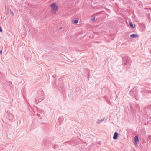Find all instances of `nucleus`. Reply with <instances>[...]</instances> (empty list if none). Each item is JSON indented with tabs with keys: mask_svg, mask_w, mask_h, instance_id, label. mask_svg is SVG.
<instances>
[{
	"mask_svg": "<svg viewBox=\"0 0 151 151\" xmlns=\"http://www.w3.org/2000/svg\"><path fill=\"white\" fill-rule=\"evenodd\" d=\"M58 147V145H54V148L55 149L56 148H57Z\"/></svg>",
	"mask_w": 151,
	"mask_h": 151,
	"instance_id": "4468645a",
	"label": "nucleus"
},
{
	"mask_svg": "<svg viewBox=\"0 0 151 151\" xmlns=\"http://www.w3.org/2000/svg\"><path fill=\"white\" fill-rule=\"evenodd\" d=\"M119 134L117 132H115L114 133V135L113 137V139L114 140H116L117 139L118 136Z\"/></svg>",
	"mask_w": 151,
	"mask_h": 151,
	"instance_id": "423d86ee",
	"label": "nucleus"
},
{
	"mask_svg": "<svg viewBox=\"0 0 151 151\" xmlns=\"http://www.w3.org/2000/svg\"><path fill=\"white\" fill-rule=\"evenodd\" d=\"M138 36L137 34H133L130 35V37L131 38H136Z\"/></svg>",
	"mask_w": 151,
	"mask_h": 151,
	"instance_id": "0eeeda50",
	"label": "nucleus"
},
{
	"mask_svg": "<svg viewBox=\"0 0 151 151\" xmlns=\"http://www.w3.org/2000/svg\"><path fill=\"white\" fill-rule=\"evenodd\" d=\"M2 30L1 29V26H0V32H2Z\"/></svg>",
	"mask_w": 151,
	"mask_h": 151,
	"instance_id": "2eb2a0df",
	"label": "nucleus"
},
{
	"mask_svg": "<svg viewBox=\"0 0 151 151\" xmlns=\"http://www.w3.org/2000/svg\"><path fill=\"white\" fill-rule=\"evenodd\" d=\"M62 29V27H60V28H59V30H60L61 29Z\"/></svg>",
	"mask_w": 151,
	"mask_h": 151,
	"instance_id": "a211bd4d",
	"label": "nucleus"
},
{
	"mask_svg": "<svg viewBox=\"0 0 151 151\" xmlns=\"http://www.w3.org/2000/svg\"><path fill=\"white\" fill-rule=\"evenodd\" d=\"M78 21L77 20H73L72 21V22L73 24H76L78 23Z\"/></svg>",
	"mask_w": 151,
	"mask_h": 151,
	"instance_id": "1a4fd4ad",
	"label": "nucleus"
},
{
	"mask_svg": "<svg viewBox=\"0 0 151 151\" xmlns=\"http://www.w3.org/2000/svg\"><path fill=\"white\" fill-rule=\"evenodd\" d=\"M130 26L132 28H134V26L133 24L131 22H129Z\"/></svg>",
	"mask_w": 151,
	"mask_h": 151,
	"instance_id": "ddd939ff",
	"label": "nucleus"
},
{
	"mask_svg": "<svg viewBox=\"0 0 151 151\" xmlns=\"http://www.w3.org/2000/svg\"><path fill=\"white\" fill-rule=\"evenodd\" d=\"M6 117L9 120L12 121L14 118V116L10 113L9 111H7L6 112Z\"/></svg>",
	"mask_w": 151,
	"mask_h": 151,
	"instance_id": "f03ea898",
	"label": "nucleus"
},
{
	"mask_svg": "<svg viewBox=\"0 0 151 151\" xmlns=\"http://www.w3.org/2000/svg\"><path fill=\"white\" fill-rule=\"evenodd\" d=\"M44 92L43 91H37V94L36 95V97L35 98V101L36 102L41 101L44 98Z\"/></svg>",
	"mask_w": 151,
	"mask_h": 151,
	"instance_id": "f257e3e1",
	"label": "nucleus"
},
{
	"mask_svg": "<svg viewBox=\"0 0 151 151\" xmlns=\"http://www.w3.org/2000/svg\"><path fill=\"white\" fill-rule=\"evenodd\" d=\"M146 9L148 10V9H151L150 8H146Z\"/></svg>",
	"mask_w": 151,
	"mask_h": 151,
	"instance_id": "f3484780",
	"label": "nucleus"
},
{
	"mask_svg": "<svg viewBox=\"0 0 151 151\" xmlns=\"http://www.w3.org/2000/svg\"><path fill=\"white\" fill-rule=\"evenodd\" d=\"M13 11H15V10H7L6 12V15L7 16L8 14L10 12L11 14L12 15V16H14V12Z\"/></svg>",
	"mask_w": 151,
	"mask_h": 151,
	"instance_id": "39448f33",
	"label": "nucleus"
},
{
	"mask_svg": "<svg viewBox=\"0 0 151 151\" xmlns=\"http://www.w3.org/2000/svg\"><path fill=\"white\" fill-rule=\"evenodd\" d=\"M2 50H1L0 51V53L2 55Z\"/></svg>",
	"mask_w": 151,
	"mask_h": 151,
	"instance_id": "dca6fc26",
	"label": "nucleus"
},
{
	"mask_svg": "<svg viewBox=\"0 0 151 151\" xmlns=\"http://www.w3.org/2000/svg\"><path fill=\"white\" fill-rule=\"evenodd\" d=\"M104 119H101V120H98L97 122L98 124H99V123H100L101 122L103 121H104Z\"/></svg>",
	"mask_w": 151,
	"mask_h": 151,
	"instance_id": "f8f14e48",
	"label": "nucleus"
},
{
	"mask_svg": "<svg viewBox=\"0 0 151 151\" xmlns=\"http://www.w3.org/2000/svg\"><path fill=\"white\" fill-rule=\"evenodd\" d=\"M134 141L136 143L139 141V138L137 136H136L134 137Z\"/></svg>",
	"mask_w": 151,
	"mask_h": 151,
	"instance_id": "6e6552de",
	"label": "nucleus"
},
{
	"mask_svg": "<svg viewBox=\"0 0 151 151\" xmlns=\"http://www.w3.org/2000/svg\"><path fill=\"white\" fill-rule=\"evenodd\" d=\"M124 60L125 62L124 63V65H126L127 64H128L129 63V61L130 60V58L127 57H125L124 58Z\"/></svg>",
	"mask_w": 151,
	"mask_h": 151,
	"instance_id": "20e7f679",
	"label": "nucleus"
},
{
	"mask_svg": "<svg viewBox=\"0 0 151 151\" xmlns=\"http://www.w3.org/2000/svg\"><path fill=\"white\" fill-rule=\"evenodd\" d=\"M58 10H51V13L53 14L56 13V11Z\"/></svg>",
	"mask_w": 151,
	"mask_h": 151,
	"instance_id": "9b49d317",
	"label": "nucleus"
},
{
	"mask_svg": "<svg viewBox=\"0 0 151 151\" xmlns=\"http://www.w3.org/2000/svg\"><path fill=\"white\" fill-rule=\"evenodd\" d=\"M91 20L93 21H94L95 19V16L94 15H93L91 16Z\"/></svg>",
	"mask_w": 151,
	"mask_h": 151,
	"instance_id": "9d476101",
	"label": "nucleus"
},
{
	"mask_svg": "<svg viewBox=\"0 0 151 151\" xmlns=\"http://www.w3.org/2000/svg\"><path fill=\"white\" fill-rule=\"evenodd\" d=\"M52 9H57L58 8V6L57 4L56 3H53L50 5Z\"/></svg>",
	"mask_w": 151,
	"mask_h": 151,
	"instance_id": "7ed1b4c3",
	"label": "nucleus"
},
{
	"mask_svg": "<svg viewBox=\"0 0 151 151\" xmlns=\"http://www.w3.org/2000/svg\"><path fill=\"white\" fill-rule=\"evenodd\" d=\"M71 144L72 145H74L75 144H73V143H71Z\"/></svg>",
	"mask_w": 151,
	"mask_h": 151,
	"instance_id": "6ab92c4d",
	"label": "nucleus"
}]
</instances>
